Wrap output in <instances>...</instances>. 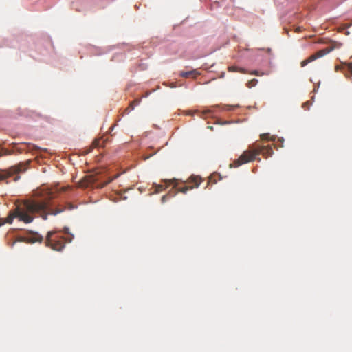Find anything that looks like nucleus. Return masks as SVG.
I'll list each match as a JSON object with an SVG mask.
<instances>
[{
  "mask_svg": "<svg viewBox=\"0 0 352 352\" xmlns=\"http://www.w3.org/2000/svg\"><path fill=\"white\" fill-rule=\"evenodd\" d=\"M164 182H165L166 184H173V188L176 189L178 192H182V193L185 194L189 190H191L193 188H197L200 185L201 179L198 176H192L188 179V183L192 184V185L191 186H185L184 187H180V188L177 187L178 182H177L176 179L164 180Z\"/></svg>",
  "mask_w": 352,
  "mask_h": 352,
  "instance_id": "obj_6",
  "label": "nucleus"
},
{
  "mask_svg": "<svg viewBox=\"0 0 352 352\" xmlns=\"http://www.w3.org/2000/svg\"><path fill=\"white\" fill-rule=\"evenodd\" d=\"M170 197L169 194L165 195L162 197V202L164 203L166 201L167 199Z\"/></svg>",
  "mask_w": 352,
  "mask_h": 352,
  "instance_id": "obj_20",
  "label": "nucleus"
},
{
  "mask_svg": "<svg viewBox=\"0 0 352 352\" xmlns=\"http://www.w3.org/2000/svg\"><path fill=\"white\" fill-rule=\"evenodd\" d=\"M141 102V100L140 99H135L133 101V104H134V107L135 105H138Z\"/></svg>",
  "mask_w": 352,
  "mask_h": 352,
  "instance_id": "obj_21",
  "label": "nucleus"
},
{
  "mask_svg": "<svg viewBox=\"0 0 352 352\" xmlns=\"http://www.w3.org/2000/svg\"><path fill=\"white\" fill-rule=\"evenodd\" d=\"M342 44L341 43L337 42V41H331L330 43V45L324 49L320 50L316 52L315 54L311 55L307 58L303 60L300 63V66L302 67L306 66L308 63L313 62L314 60L321 58L324 56V55L327 54L330 52L333 51L335 49H338L341 47Z\"/></svg>",
  "mask_w": 352,
  "mask_h": 352,
  "instance_id": "obj_4",
  "label": "nucleus"
},
{
  "mask_svg": "<svg viewBox=\"0 0 352 352\" xmlns=\"http://www.w3.org/2000/svg\"><path fill=\"white\" fill-rule=\"evenodd\" d=\"M306 105H308V102L303 104V105H302L303 108H305Z\"/></svg>",
  "mask_w": 352,
  "mask_h": 352,
  "instance_id": "obj_24",
  "label": "nucleus"
},
{
  "mask_svg": "<svg viewBox=\"0 0 352 352\" xmlns=\"http://www.w3.org/2000/svg\"><path fill=\"white\" fill-rule=\"evenodd\" d=\"M135 108L134 107V104L133 102H131L129 104V106L125 109V111L129 113L131 111L133 110Z\"/></svg>",
  "mask_w": 352,
  "mask_h": 352,
  "instance_id": "obj_17",
  "label": "nucleus"
},
{
  "mask_svg": "<svg viewBox=\"0 0 352 352\" xmlns=\"http://www.w3.org/2000/svg\"><path fill=\"white\" fill-rule=\"evenodd\" d=\"M118 176V174L113 177L107 176L104 173V169L102 168H97L96 169L94 170L89 169V186L91 183L98 182L97 184H94V187L102 188L103 186L110 183L112 180L117 178Z\"/></svg>",
  "mask_w": 352,
  "mask_h": 352,
  "instance_id": "obj_3",
  "label": "nucleus"
},
{
  "mask_svg": "<svg viewBox=\"0 0 352 352\" xmlns=\"http://www.w3.org/2000/svg\"><path fill=\"white\" fill-rule=\"evenodd\" d=\"M21 166V165L20 164L19 166H12L8 170H0V181L7 179L13 174L24 170V169H22Z\"/></svg>",
  "mask_w": 352,
  "mask_h": 352,
  "instance_id": "obj_7",
  "label": "nucleus"
},
{
  "mask_svg": "<svg viewBox=\"0 0 352 352\" xmlns=\"http://www.w3.org/2000/svg\"><path fill=\"white\" fill-rule=\"evenodd\" d=\"M170 87H172V88H174L176 87L175 84L172 82L170 85Z\"/></svg>",
  "mask_w": 352,
  "mask_h": 352,
  "instance_id": "obj_23",
  "label": "nucleus"
},
{
  "mask_svg": "<svg viewBox=\"0 0 352 352\" xmlns=\"http://www.w3.org/2000/svg\"><path fill=\"white\" fill-rule=\"evenodd\" d=\"M200 73L197 69H192L188 72H181L179 75L183 78L192 77L195 78Z\"/></svg>",
  "mask_w": 352,
  "mask_h": 352,
  "instance_id": "obj_9",
  "label": "nucleus"
},
{
  "mask_svg": "<svg viewBox=\"0 0 352 352\" xmlns=\"http://www.w3.org/2000/svg\"><path fill=\"white\" fill-rule=\"evenodd\" d=\"M65 243L64 238L57 234L56 232L51 231L47 233L45 244L47 246L51 247L52 249L60 251L65 247Z\"/></svg>",
  "mask_w": 352,
  "mask_h": 352,
  "instance_id": "obj_5",
  "label": "nucleus"
},
{
  "mask_svg": "<svg viewBox=\"0 0 352 352\" xmlns=\"http://www.w3.org/2000/svg\"><path fill=\"white\" fill-rule=\"evenodd\" d=\"M43 238L41 235L35 233L31 236H27L25 238V241L29 243H34L36 242L41 243Z\"/></svg>",
  "mask_w": 352,
  "mask_h": 352,
  "instance_id": "obj_8",
  "label": "nucleus"
},
{
  "mask_svg": "<svg viewBox=\"0 0 352 352\" xmlns=\"http://www.w3.org/2000/svg\"><path fill=\"white\" fill-rule=\"evenodd\" d=\"M342 70L345 74L346 76L349 75L352 76V63H344L342 66Z\"/></svg>",
  "mask_w": 352,
  "mask_h": 352,
  "instance_id": "obj_10",
  "label": "nucleus"
},
{
  "mask_svg": "<svg viewBox=\"0 0 352 352\" xmlns=\"http://www.w3.org/2000/svg\"><path fill=\"white\" fill-rule=\"evenodd\" d=\"M274 153L273 149L270 146H256L254 149L248 150L232 163L230 164V168H237L243 164L252 162L256 159V156L262 155L265 158L271 157Z\"/></svg>",
  "mask_w": 352,
  "mask_h": 352,
  "instance_id": "obj_2",
  "label": "nucleus"
},
{
  "mask_svg": "<svg viewBox=\"0 0 352 352\" xmlns=\"http://www.w3.org/2000/svg\"><path fill=\"white\" fill-rule=\"evenodd\" d=\"M261 139L262 140L274 141L275 137L270 136L269 133H263L261 135Z\"/></svg>",
  "mask_w": 352,
  "mask_h": 352,
  "instance_id": "obj_13",
  "label": "nucleus"
},
{
  "mask_svg": "<svg viewBox=\"0 0 352 352\" xmlns=\"http://www.w3.org/2000/svg\"><path fill=\"white\" fill-rule=\"evenodd\" d=\"M339 67H340L339 66H336V70L338 71L339 69Z\"/></svg>",
  "mask_w": 352,
  "mask_h": 352,
  "instance_id": "obj_25",
  "label": "nucleus"
},
{
  "mask_svg": "<svg viewBox=\"0 0 352 352\" xmlns=\"http://www.w3.org/2000/svg\"><path fill=\"white\" fill-rule=\"evenodd\" d=\"M104 144V141L100 139H96L93 141L91 146L94 148H97L100 146H102Z\"/></svg>",
  "mask_w": 352,
  "mask_h": 352,
  "instance_id": "obj_14",
  "label": "nucleus"
},
{
  "mask_svg": "<svg viewBox=\"0 0 352 352\" xmlns=\"http://www.w3.org/2000/svg\"><path fill=\"white\" fill-rule=\"evenodd\" d=\"M75 208L72 204L67 203L64 206H58L56 208H52L46 201L27 199L16 205L6 219L0 218V226L6 223L11 224L14 219L26 224L30 223L35 214H39L43 220H47L48 215H57L66 210H72Z\"/></svg>",
  "mask_w": 352,
  "mask_h": 352,
  "instance_id": "obj_1",
  "label": "nucleus"
},
{
  "mask_svg": "<svg viewBox=\"0 0 352 352\" xmlns=\"http://www.w3.org/2000/svg\"><path fill=\"white\" fill-rule=\"evenodd\" d=\"M155 192L158 193L165 189V186L162 184H155Z\"/></svg>",
  "mask_w": 352,
  "mask_h": 352,
  "instance_id": "obj_15",
  "label": "nucleus"
},
{
  "mask_svg": "<svg viewBox=\"0 0 352 352\" xmlns=\"http://www.w3.org/2000/svg\"><path fill=\"white\" fill-rule=\"evenodd\" d=\"M78 186L80 188H86L88 186V176L85 175L83 178L79 182Z\"/></svg>",
  "mask_w": 352,
  "mask_h": 352,
  "instance_id": "obj_12",
  "label": "nucleus"
},
{
  "mask_svg": "<svg viewBox=\"0 0 352 352\" xmlns=\"http://www.w3.org/2000/svg\"><path fill=\"white\" fill-rule=\"evenodd\" d=\"M71 187L69 186H63L61 187L59 190L62 191V192H65V191H67L68 189H70Z\"/></svg>",
  "mask_w": 352,
  "mask_h": 352,
  "instance_id": "obj_19",
  "label": "nucleus"
},
{
  "mask_svg": "<svg viewBox=\"0 0 352 352\" xmlns=\"http://www.w3.org/2000/svg\"><path fill=\"white\" fill-rule=\"evenodd\" d=\"M257 83H258V80L256 78H254L248 82L247 87L249 88H252V87L256 86L257 85Z\"/></svg>",
  "mask_w": 352,
  "mask_h": 352,
  "instance_id": "obj_16",
  "label": "nucleus"
},
{
  "mask_svg": "<svg viewBox=\"0 0 352 352\" xmlns=\"http://www.w3.org/2000/svg\"><path fill=\"white\" fill-rule=\"evenodd\" d=\"M212 112V109H207V110H204L201 112V114H202V116H206L207 114L208 113H210Z\"/></svg>",
  "mask_w": 352,
  "mask_h": 352,
  "instance_id": "obj_18",
  "label": "nucleus"
},
{
  "mask_svg": "<svg viewBox=\"0 0 352 352\" xmlns=\"http://www.w3.org/2000/svg\"><path fill=\"white\" fill-rule=\"evenodd\" d=\"M228 71L229 72H241V73H243V74H247V71L243 69V68H241V67H236V66H230L228 67Z\"/></svg>",
  "mask_w": 352,
  "mask_h": 352,
  "instance_id": "obj_11",
  "label": "nucleus"
},
{
  "mask_svg": "<svg viewBox=\"0 0 352 352\" xmlns=\"http://www.w3.org/2000/svg\"><path fill=\"white\" fill-rule=\"evenodd\" d=\"M250 74H254V75H256V76H259L260 75L259 72L257 71V70H253V71L250 72Z\"/></svg>",
  "mask_w": 352,
  "mask_h": 352,
  "instance_id": "obj_22",
  "label": "nucleus"
},
{
  "mask_svg": "<svg viewBox=\"0 0 352 352\" xmlns=\"http://www.w3.org/2000/svg\"><path fill=\"white\" fill-rule=\"evenodd\" d=\"M67 230H68V228H65V233H67Z\"/></svg>",
  "mask_w": 352,
  "mask_h": 352,
  "instance_id": "obj_26",
  "label": "nucleus"
}]
</instances>
